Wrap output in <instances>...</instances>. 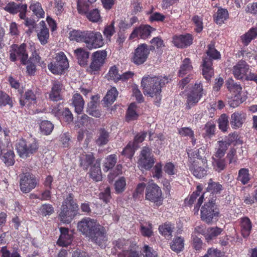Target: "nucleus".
<instances>
[{"label": "nucleus", "mask_w": 257, "mask_h": 257, "mask_svg": "<svg viewBox=\"0 0 257 257\" xmlns=\"http://www.w3.org/2000/svg\"><path fill=\"white\" fill-rule=\"evenodd\" d=\"M78 230L95 244L102 247L106 242L105 228L96 219L84 217L77 223Z\"/></svg>", "instance_id": "1"}, {"label": "nucleus", "mask_w": 257, "mask_h": 257, "mask_svg": "<svg viewBox=\"0 0 257 257\" xmlns=\"http://www.w3.org/2000/svg\"><path fill=\"white\" fill-rule=\"evenodd\" d=\"M166 82H167V79L165 77L147 75L142 79L141 87L145 95L155 97V102L159 103L161 99V87Z\"/></svg>", "instance_id": "2"}, {"label": "nucleus", "mask_w": 257, "mask_h": 257, "mask_svg": "<svg viewBox=\"0 0 257 257\" xmlns=\"http://www.w3.org/2000/svg\"><path fill=\"white\" fill-rule=\"evenodd\" d=\"M38 149L37 141L34 138L28 140L21 139L16 144V150L19 156L26 158L30 155L36 152Z\"/></svg>", "instance_id": "3"}, {"label": "nucleus", "mask_w": 257, "mask_h": 257, "mask_svg": "<svg viewBox=\"0 0 257 257\" xmlns=\"http://www.w3.org/2000/svg\"><path fill=\"white\" fill-rule=\"evenodd\" d=\"M55 61L48 65V69L54 74H61L69 67L68 60L63 52L56 54Z\"/></svg>", "instance_id": "4"}, {"label": "nucleus", "mask_w": 257, "mask_h": 257, "mask_svg": "<svg viewBox=\"0 0 257 257\" xmlns=\"http://www.w3.org/2000/svg\"><path fill=\"white\" fill-rule=\"evenodd\" d=\"M84 43L88 49L91 50L102 47L104 44L102 35L99 32L86 31Z\"/></svg>", "instance_id": "5"}, {"label": "nucleus", "mask_w": 257, "mask_h": 257, "mask_svg": "<svg viewBox=\"0 0 257 257\" xmlns=\"http://www.w3.org/2000/svg\"><path fill=\"white\" fill-rule=\"evenodd\" d=\"M155 163V159L152 154V149L148 147L143 148L138 161V167L142 170L151 169Z\"/></svg>", "instance_id": "6"}, {"label": "nucleus", "mask_w": 257, "mask_h": 257, "mask_svg": "<svg viewBox=\"0 0 257 257\" xmlns=\"http://www.w3.org/2000/svg\"><path fill=\"white\" fill-rule=\"evenodd\" d=\"M219 212L213 201L205 203L201 209V218L207 223H210L218 216Z\"/></svg>", "instance_id": "7"}, {"label": "nucleus", "mask_w": 257, "mask_h": 257, "mask_svg": "<svg viewBox=\"0 0 257 257\" xmlns=\"http://www.w3.org/2000/svg\"><path fill=\"white\" fill-rule=\"evenodd\" d=\"M146 199L158 206L161 205L163 198L161 188L155 183L149 184L146 189Z\"/></svg>", "instance_id": "8"}, {"label": "nucleus", "mask_w": 257, "mask_h": 257, "mask_svg": "<svg viewBox=\"0 0 257 257\" xmlns=\"http://www.w3.org/2000/svg\"><path fill=\"white\" fill-rule=\"evenodd\" d=\"M107 52L105 50H99L93 53L88 72L95 74L98 71L104 64Z\"/></svg>", "instance_id": "9"}, {"label": "nucleus", "mask_w": 257, "mask_h": 257, "mask_svg": "<svg viewBox=\"0 0 257 257\" xmlns=\"http://www.w3.org/2000/svg\"><path fill=\"white\" fill-rule=\"evenodd\" d=\"M205 93V90L203 88V85L201 81L196 82L194 86L192 87L191 91L187 95V107L190 108V105L197 103L203 95Z\"/></svg>", "instance_id": "10"}, {"label": "nucleus", "mask_w": 257, "mask_h": 257, "mask_svg": "<svg viewBox=\"0 0 257 257\" xmlns=\"http://www.w3.org/2000/svg\"><path fill=\"white\" fill-rule=\"evenodd\" d=\"M12 51L10 53V59L12 61L20 59L22 64L26 65L28 58V54L26 52V45L24 43L20 46L14 45L12 46Z\"/></svg>", "instance_id": "11"}, {"label": "nucleus", "mask_w": 257, "mask_h": 257, "mask_svg": "<svg viewBox=\"0 0 257 257\" xmlns=\"http://www.w3.org/2000/svg\"><path fill=\"white\" fill-rule=\"evenodd\" d=\"M20 177V189L23 193H29L36 186V178L30 173L23 174Z\"/></svg>", "instance_id": "12"}, {"label": "nucleus", "mask_w": 257, "mask_h": 257, "mask_svg": "<svg viewBox=\"0 0 257 257\" xmlns=\"http://www.w3.org/2000/svg\"><path fill=\"white\" fill-rule=\"evenodd\" d=\"M149 53L147 45L141 44L135 49L131 58L132 61L136 65H141L146 61Z\"/></svg>", "instance_id": "13"}, {"label": "nucleus", "mask_w": 257, "mask_h": 257, "mask_svg": "<svg viewBox=\"0 0 257 257\" xmlns=\"http://www.w3.org/2000/svg\"><path fill=\"white\" fill-rule=\"evenodd\" d=\"M206 147L202 146L198 149L192 151H187L189 162L201 163V165L208 166L207 160L205 156Z\"/></svg>", "instance_id": "14"}, {"label": "nucleus", "mask_w": 257, "mask_h": 257, "mask_svg": "<svg viewBox=\"0 0 257 257\" xmlns=\"http://www.w3.org/2000/svg\"><path fill=\"white\" fill-rule=\"evenodd\" d=\"M154 29L149 25H141L136 28L132 33L130 38L132 39L138 37L143 39H146L151 35Z\"/></svg>", "instance_id": "15"}, {"label": "nucleus", "mask_w": 257, "mask_h": 257, "mask_svg": "<svg viewBox=\"0 0 257 257\" xmlns=\"http://www.w3.org/2000/svg\"><path fill=\"white\" fill-rule=\"evenodd\" d=\"M249 71V66L244 61H239L233 67V74L235 78L241 79L246 78V74Z\"/></svg>", "instance_id": "16"}, {"label": "nucleus", "mask_w": 257, "mask_h": 257, "mask_svg": "<svg viewBox=\"0 0 257 257\" xmlns=\"http://www.w3.org/2000/svg\"><path fill=\"white\" fill-rule=\"evenodd\" d=\"M192 42V38L189 34L175 36L173 38L174 45L180 48H183L190 45Z\"/></svg>", "instance_id": "17"}, {"label": "nucleus", "mask_w": 257, "mask_h": 257, "mask_svg": "<svg viewBox=\"0 0 257 257\" xmlns=\"http://www.w3.org/2000/svg\"><path fill=\"white\" fill-rule=\"evenodd\" d=\"M60 230L61 235L57 241V243L60 246H66L70 244L72 241V231L64 227H61Z\"/></svg>", "instance_id": "18"}, {"label": "nucleus", "mask_w": 257, "mask_h": 257, "mask_svg": "<svg viewBox=\"0 0 257 257\" xmlns=\"http://www.w3.org/2000/svg\"><path fill=\"white\" fill-rule=\"evenodd\" d=\"M189 168L191 172L197 178H201L206 175L208 166L201 165V163L189 162Z\"/></svg>", "instance_id": "19"}, {"label": "nucleus", "mask_w": 257, "mask_h": 257, "mask_svg": "<svg viewBox=\"0 0 257 257\" xmlns=\"http://www.w3.org/2000/svg\"><path fill=\"white\" fill-rule=\"evenodd\" d=\"M74 55L76 57L78 64L82 67L87 65L89 52L84 48H78L74 50Z\"/></svg>", "instance_id": "20"}, {"label": "nucleus", "mask_w": 257, "mask_h": 257, "mask_svg": "<svg viewBox=\"0 0 257 257\" xmlns=\"http://www.w3.org/2000/svg\"><path fill=\"white\" fill-rule=\"evenodd\" d=\"M212 60L211 58L205 57L203 59L202 64V74L204 77L209 80L214 74V71L212 67Z\"/></svg>", "instance_id": "21"}, {"label": "nucleus", "mask_w": 257, "mask_h": 257, "mask_svg": "<svg viewBox=\"0 0 257 257\" xmlns=\"http://www.w3.org/2000/svg\"><path fill=\"white\" fill-rule=\"evenodd\" d=\"M76 214V213L73 212L72 210H67L64 205H62L59 218L63 223H68L72 220Z\"/></svg>", "instance_id": "22"}, {"label": "nucleus", "mask_w": 257, "mask_h": 257, "mask_svg": "<svg viewBox=\"0 0 257 257\" xmlns=\"http://www.w3.org/2000/svg\"><path fill=\"white\" fill-rule=\"evenodd\" d=\"M62 84L58 81L53 82L51 92L49 94L50 98L53 101H58L61 99L60 92L62 90Z\"/></svg>", "instance_id": "23"}, {"label": "nucleus", "mask_w": 257, "mask_h": 257, "mask_svg": "<svg viewBox=\"0 0 257 257\" xmlns=\"http://www.w3.org/2000/svg\"><path fill=\"white\" fill-rule=\"evenodd\" d=\"M118 94V92L115 87H112L110 89L107 91L106 94L103 98L102 101L104 106L107 107L111 104L116 100Z\"/></svg>", "instance_id": "24"}, {"label": "nucleus", "mask_w": 257, "mask_h": 257, "mask_svg": "<svg viewBox=\"0 0 257 257\" xmlns=\"http://www.w3.org/2000/svg\"><path fill=\"white\" fill-rule=\"evenodd\" d=\"M77 125L79 127L85 126V128L91 130L92 118H89L85 113H77Z\"/></svg>", "instance_id": "25"}, {"label": "nucleus", "mask_w": 257, "mask_h": 257, "mask_svg": "<svg viewBox=\"0 0 257 257\" xmlns=\"http://www.w3.org/2000/svg\"><path fill=\"white\" fill-rule=\"evenodd\" d=\"M94 157L91 153H84L80 156V165L84 169L87 170L94 161Z\"/></svg>", "instance_id": "26"}, {"label": "nucleus", "mask_w": 257, "mask_h": 257, "mask_svg": "<svg viewBox=\"0 0 257 257\" xmlns=\"http://www.w3.org/2000/svg\"><path fill=\"white\" fill-rule=\"evenodd\" d=\"M72 104L75 108V112H81L84 108V101L79 93H75L72 98Z\"/></svg>", "instance_id": "27"}, {"label": "nucleus", "mask_w": 257, "mask_h": 257, "mask_svg": "<svg viewBox=\"0 0 257 257\" xmlns=\"http://www.w3.org/2000/svg\"><path fill=\"white\" fill-rule=\"evenodd\" d=\"M90 177L96 182L101 180L102 175L100 170V163L98 160H97L94 165L91 167Z\"/></svg>", "instance_id": "28"}, {"label": "nucleus", "mask_w": 257, "mask_h": 257, "mask_svg": "<svg viewBox=\"0 0 257 257\" xmlns=\"http://www.w3.org/2000/svg\"><path fill=\"white\" fill-rule=\"evenodd\" d=\"M86 31L72 30L69 33V38L71 41L84 43Z\"/></svg>", "instance_id": "29"}, {"label": "nucleus", "mask_w": 257, "mask_h": 257, "mask_svg": "<svg viewBox=\"0 0 257 257\" xmlns=\"http://www.w3.org/2000/svg\"><path fill=\"white\" fill-rule=\"evenodd\" d=\"M42 28L38 32V38L42 45H45L48 43L49 38V32L48 29L44 26L45 23L42 21L40 23Z\"/></svg>", "instance_id": "30"}, {"label": "nucleus", "mask_w": 257, "mask_h": 257, "mask_svg": "<svg viewBox=\"0 0 257 257\" xmlns=\"http://www.w3.org/2000/svg\"><path fill=\"white\" fill-rule=\"evenodd\" d=\"M241 232L244 237H248L252 228L251 222L247 217H244L241 221Z\"/></svg>", "instance_id": "31"}, {"label": "nucleus", "mask_w": 257, "mask_h": 257, "mask_svg": "<svg viewBox=\"0 0 257 257\" xmlns=\"http://www.w3.org/2000/svg\"><path fill=\"white\" fill-rule=\"evenodd\" d=\"M244 113H232L230 120L231 126L234 128L241 126L245 120Z\"/></svg>", "instance_id": "32"}, {"label": "nucleus", "mask_w": 257, "mask_h": 257, "mask_svg": "<svg viewBox=\"0 0 257 257\" xmlns=\"http://www.w3.org/2000/svg\"><path fill=\"white\" fill-rule=\"evenodd\" d=\"M230 143L223 141H220L217 142V145L216 148V152L214 155L216 158H223L225 155V152Z\"/></svg>", "instance_id": "33"}, {"label": "nucleus", "mask_w": 257, "mask_h": 257, "mask_svg": "<svg viewBox=\"0 0 257 257\" xmlns=\"http://www.w3.org/2000/svg\"><path fill=\"white\" fill-rule=\"evenodd\" d=\"M184 247V240L181 236L175 237L170 243L171 249L176 252L181 251Z\"/></svg>", "instance_id": "34"}, {"label": "nucleus", "mask_w": 257, "mask_h": 257, "mask_svg": "<svg viewBox=\"0 0 257 257\" xmlns=\"http://www.w3.org/2000/svg\"><path fill=\"white\" fill-rule=\"evenodd\" d=\"M228 17V12L225 9L219 8L217 12L214 15V19L215 22L218 24L224 23Z\"/></svg>", "instance_id": "35"}, {"label": "nucleus", "mask_w": 257, "mask_h": 257, "mask_svg": "<svg viewBox=\"0 0 257 257\" xmlns=\"http://www.w3.org/2000/svg\"><path fill=\"white\" fill-rule=\"evenodd\" d=\"M173 225L170 223H165L162 225H160L159 230L160 233L167 239L172 237V233L174 229Z\"/></svg>", "instance_id": "36"}, {"label": "nucleus", "mask_w": 257, "mask_h": 257, "mask_svg": "<svg viewBox=\"0 0 257 257\" xmlns=\"http://www.w3.org/2000/svg\"><path fill=\"white\" fill-rule=\"evenodd\" d=\"M62 205H64L67 210H72L73 212L76 213L78 207L76 203L73 200V196L72 194H69L65 199Z\"/></svg>", "instance_id": "37"}, {"label": "nucleus", "mask_w": 257, "mask_h": 257, "mask_svg": "<svg viewBox=\"0 0 257 257\" xmlns=\"http://www.w3.org/2000/svg\"><path fill=\"white\" fill-rule=\"evenodd\" d=\"M222 231V229L218 227H209L205 232H203V234L206 240L209 241L219 235Z\"/></svg>", "instance_id": "38"}, {"label": "nucleus", "mask_w": 257, "mask_h": 257, "mask_svg": "<svg viewBox=\"0 0 257 257\" xmlns=\"http://www.w3.org/2000/svg\"><path fill=\"white\" fill-rule=\"evenodd\" d=\"M193 69V66L190 59L185 58L182 62V64L180 66L178 74L179 76L183 77L187 73L191 72Z\"/></svg>", "instance_id": "39"}, {"label": "nucleus", "mask_w": 257, "mask_h": 257, "mask_svg": "<svg viewBox=\"0 0 257 257\" xmlns=\"http://www.w3.org/2000/svg\"><path fill=\"white\" fill-rule=\"evenodd\" d=\"M225 85L229 91L235 93V97L238 98L237 95L239 94L242 90V87L240 85L235 83L232 79H228L226 81Z\"/></svg>", "instance_id": "40"}, {"label": "nucleus", "mask_w": 257, "mask_h": 257, "mask_svg": "<svg viewBox=\"0 0 257 257\" xmlns=\"http://www.w3.org/2000/svg\"><path fill=\"white\" fill-rule=\"evenodd\" d=\"M98 138L96 140V143L98 146L106 145L109 141V133L104 128H101L99 130Z\"/></svg>", "instance_id": "41"}, {"label": "nucleus", "mask_w": 257, "mask_h": 257, "mask_svg": "<svg viewBox=\"0 0 257 257\" xmlns=\"http://www.w3.org/2000/svg\"><path fill=\"white\" fill-rule=\"evenodd\" d=\"M212 163L213 169L218 172L223 170L226 166L225 159L222 158H216L213 156Z\"/></svg>", "instance_id": "42"}, {"label": "nucleus", "mask_w": 257, "mask_h": 257, "mask_svg": "<svg viewBox=\"0 0 257 257\" xmlns=\"http://www.w3.org/2000/svg\"><path fill=\"white\" fill-rule=\"evenodd\" d=\"M30 10L39 18H43L45 12L42 8L41 4L37 2H33L30 6Z\"/></svg>", "instance_id": "43"}, {"label": "nucleus", "mask_w": 257, "mask_h": 257, "mask_svg": "<svg viewBox=\"0 0 257 257\" xmlns=\"http://www.w3.org/2000/svg\"><path fill=\"white\" fill-rule=\"evenodd\" d=\"M94 2H91L90 0H77V9L78 13L81 15L86 14L89 9V4Z\"/></svg>", "instance_id": "44"}, {"label": "nucleus", "mask_w": 257, "mask_h": 257, "mask_svg": "<svg viewBox=\"0 0 257 257\" xmlns=\"http://www.w3.org/2000/svg\"><path fill=\"white\" fill-rule=\"evenodd\" d=\"M237 179L243 185L248 183L250 180L249 170L246 168L240 169L238 171Z\"/></svg>", "instance_id": "45"}, {"label": "nucleus", "mask_w": 257, "mask_h": 257, "mask_svg": "<svg viewBox=\"0 0 257 257\" xmlns=\"http://www.w3.org/2000/svg\"><path fill=\"white\" fill-rule=\"evenodd\" d=\"M40 128L43 134L48 135L52 133L54 125L50 121L43 120L40 123Z\"/></svg>", "instance_id": "46"}, {"label": "nucleus", "mask_w": 257, "mask_h": 257, "mask_svg": "<svg viewBox=\"0 0 257 257\" xmlns=\"http://www.w3.org/2000/svg\"><path fill=\"white\" fill-rule=\"evenodd\" d=\"M117 161V158L115 155H110L108 156L104 163V171H108L112 169L115 165Z\"/></svg>", "instance_id": "47"}, {"label": "nucleus", "mask_w": 257, "mask_h": 257, "mask_svg": "<svg viewBox=\"0 0 257 257\" xmlns=\"http://www.w3.org/2000/svg\"><path fill=\"white\" fill-rule=\"evenodd\" d=\"M12 149H10L7 150V153H4L3 157V161L7 166H12L14 164V157L15 154Z\"/></svg>", "instance_id": "48"}, {"label": "nucleus", "mask_w": 257, "mask_h": 257, "mask_svg": "<svg viewBox=\"0 0 257 257\" xmlns=\"http://www.w3.org/2000/svg\"><path fill=\"white\" fill-rule=\"evenodd\" d=\"M257 36V30L255 28L250 29L242 38L243 42L247 45L253 39Z\"/></svg>", "instance_id": "49"}, {"label": "nucleus", "mask_w": 257, "mask_h": 257, "mask_svg": "<svg viewBox=\"0 0 257 257\" xmlns=\"http://www.w3.org/2000/svg\"><path fill=\"white\" fill-rule=\"evenodd\" d=\"M115 33L114 22L112 21L109 25L105 26L103 34L107 40H110L111 37Z\"/></svg>", "instance_id": "50"}, {"label": "nucleus", "mask_w": 257, "mask_h": 257, "mask_svg": "<svg viewBox=\"0 0 257 257\" xmlns=\"http://www.w3.org/2000/svg\"><path fill=\"white\" fill-rule=\"evenodd\" d=\"M107 78L116 82L119 81L120 75L118 74V70L115 66L111 67L107 74Z\"/></svg>", "instance_id": "51"}, {"label": "nucleus", "mask_w": 257, "mask_h": 257, "mask_svg": "<svg viewBox=\"0 0 257 257\" xmlns=\"http://www.w3.org/2000/svg\"><path fill=\"white\" fill-rule=\"evenodd\" d=\"M13 149L12 144L9 138L3 139L0 138V157L6 150Z\"/></svg>", "instance_id": "52"}, {"label": "nucleus", "mask_w": 257, "mask_h": 257, "mask_svg": "<svg viewBox=\"0 0 257 257\" xmlns=\"http://www.w3.org/2000/svg\"><path fill=\"white\" fill-rule=\"evenodd\" d=\"M141 234L145 236L150 237L153 235L152 225L150 222L146 224H142L141 225Z\"/></svg>", "instance_id": "53"}, {"label": "nucleus", "mask_w": 257, "mask_h": 257, "mask_svg": "<svg viewBox=\"0 0 257 257\" xmlns=\"http://www.w3.org/2000/svg\"><path fill=\"white\" fill-rule=\"evenodd\" d=\"M21 6L14 2H11L6 5L4 10L11 14H16L19 12Z\"/></svg>", "instance_id": "54"}, {"label": "nucleus", "mask_w": 257, "mask_h": 257, "mask_svg": "<svg viewBox=\"0 0 257 257\" xmlns=\"http://www.w3.org/2000/svg\"><path fill=\"white\" fill-rule=\"evenodd\" d=\"M119 257H143L140 251L131 249L123 250L118 254Z\"/></svg>", "instance_id": "55"}, {"label": "nucleus", "mask_w": 257, "mask_h": 257, "mask_svg": "<svg viewBox=\"0 0 257 257\" xmlns=\"http://www.w3.org/2000/svg\"><path fill=\"white\" fill-rule=\"evenodd\" d=\"M2 257H21L17 250H9L6 246L3 247L1 249Z\"/></svg>", "instance_id": "56"}, {"label": "nucleus", "mask_w": 257, "mask_h": 257, "mask_svg": "<svg viewBox=\"0 0 257 257\" xmlns=\"http://www.w3.org/2000/svg\"><path fill=\"white\" fill-rule=\"evenodd\" d=\"M86 17L92 22H97L100 19L99 12L97 9H94L88 13H86Z\"/></svg>", "instance_id": "57"}, {"label": "nucleus", "mask_w": 257, "mask_h": 257, "mask_svg": "<svg viewBox=\"0 0 257 257\" xmlns=\"http://www.w3.org/2000/svg\"><path fill=\"white\" fill-rule=\"evenodd\" d=\"M207 190L213 193H218L222 190V186L219 183L213 182L212 179H210Z\"/></svg>", "instance_id": "58"}, {"label": "nucleus", "mask_w": 257, "mask_h": 257, "mask_svg": "<svg viewBox=\"0 0 257 257\" xmlns=\"http://www.w3.org/2000/svg\"><path fill=\"white\" fill-rule=\"evenodd\" d=\"M219 127L222 132H226L228 127V117L222 114L218 119Z\"/></svg>", "instance_id": "59"}, {"label": "nucleus", "mask_w": 257, "mask_h": 257, "mask_svg": "<svg viewBox=\"0 0 257 257\" xmlns=\"http://www.w3.org/2000/svg\"><path fill=\"white\" fill-rule=\"evenodd\" d=\"M30 46L31 50L33 51V52H32V56L30 58L29 61L34 63H37L40 65L42 64L44 62L41 61V57L36 52L34 44H30Z\"/></svg>", "instance_id": "60"}, {"label": "nucleus", "mask_w": 257, "mask_h": 257, "mask_svg": "<svg viewBox=\"0 0 257 257\" xmlns=\"http://www.w3.org/2000/svg\"><path fill=\"white\" fill-rule=\"evenodd\" d=\"M136 145L135 143H130L122 152V155L126 156L127 157L131 158L134 155Z\"/></svg>", "instance_id": "61"}, {"label": "nucleus", "mask_w": 257, "mask_h": 257, "mask_svg": "<svg viewBox=\"0 0 257 257\" xmlns=\"http://www.w3.org/2000/svg\"><path fill=\"white\" fill-rule=\"evenodd\" d=\"M42 215L44 216L50 215L54 211L52 205L50 204H44L42 205L39 210Z\"/></svg>", "instance_id": "62"}, {"label": "nucleus", "mask_w": 257, "mask_h": 257, "mask_svg": "<svg viewBox=\"0 0 257 257\" xmlns=\"http://www.w3.org/2000/svg\"><path fill=\"white\" fill-rule=\"evenodd\" d=\"M114 186L115 190L117 193L119 194L122 192L124 191L126 186L125 179L123 177L120 178L116 181Z\"/></svg>", "instance_id": "63"}, {"label": "nucleus", "mask_w": 257, "mask_h": 257, "mask_svg": "<svg viewBox=\"0 0 257 257\" xmlns=\"http://www.w3.org/2000/svg\"><path fill=\"white\" fill-rule=\"evenodd\" d=\"M99 97L97 95L92 96L91 100L87 104V109L90 112H93L98 105Z\"/></svg>", "instance_id": "64"}]
</instances>
